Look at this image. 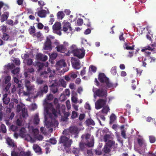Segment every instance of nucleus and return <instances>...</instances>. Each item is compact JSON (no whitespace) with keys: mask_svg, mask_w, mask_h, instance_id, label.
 I'll list each match as a JSON object with an SVG mask.
<instances>
[{"mask_svg":"<svg viewBox=\"0 0 156 156\" xmlns=\"http://www.w3.org/2000/svg\"><path fill=\"white\" fill-rule=\"evenodd\" d=\"M70 49L68 52L73 53L74 56L77 57L79 59L82 58L85 56V50L83 48L79 49L76 48L75 45H73L70 47Z\"/></svg>","mask_w":156,"mask_h":156,"instance_id":"1","label":"nucleus"},{"mask_svg":"<svg viewBox=\"0 0 156 156\" xmlns=\"http://www.w3.org/2000/svg\"><path fill=\"white\" fill-rule=\"evenodd\" d=\"M26 127H9V130L14 132V135L16 138H18V136L24 137L25 136L27 130Z\"/></svg>","mask_w":156,"mask_h":156,"instance_id":"2","label":"nucleus"},{"mask_svg":"<svg viewBox=\"0 0 156 156\" xmlns=\"http://www.w3.org/2000/svg\"><path fill=\"white\" fill-rule=\"evenodd\" d=\"M104 141L105 142V144L104 148L101 151L99 149L95 150L96 155H100L102 154L105 155V154L107 153V134H105L104 136Z\"/></svg>","mask_w":156,"mask_h":156,"instance_id":"3","label":"nucleus"},{"mask_svg":"<svg viewBox=\"0 0 156 156\" xmlns=\"http://www.w3.org/2000/svg\"><path fill=\"white\" fill-rule=\"evenodd\" d=\"M98 79L101 83V86L107 87V77L103 73H100L98 75Z\"/></svg>","mask_w":156,"mask_h":156,"instance_id":"4","label":"nucleus"},{"mask_svg":"<svg viewBox=\"0 0 156 156\" xmlns=\"http://www.w3.org/2000/svg\"><path fill=\"white\" fill-rule=\"evenodd\" d=\"M59 141L60 143H62L64 146L69 147H70L72 140H69V139L66 136H62L60 137Z\"/></svg>","mask_w":156,"mask_h":156,"instance_id":"5","label":"nucleus"},{"mask_svg":"<svg viewBox=\"0 0 156 156\" xmlns=\"http://www.w3.org/2000/svg\"><path fill=\"white\" fill-rule=\"evenodd\" d=\"M24 85L27 88V91H24L23 92V94L25 96H28L30 95V91L33 90L34 86L31 85L30 81L27 80H25Z\"/></svg>","mask_w":156,"mask_h":156,"instance_id":"6","label":"nucleus"},{"mask_svg":"<svg viewBox=\"0 0 156 156\" xmlns=\"http://www.w3.org/2000/svg\"><path fill=\"white\" fill-rule=\"evenodd\" d=\"M102 88L97 89L95 92L96 95L99 97H106L107 94V91L106 89L107 87L105 88V87L101 86Z\"/></svg>","mask_w":156,"mask_h":156,"instance_id":"7","label":"nucleus"},{"mask_svg":"<svg viewBox=\"0 0 156 156\" xmlns=\"http://www.w3.org/2000/svg\"><path fill=\"white\" fill-rule=\"evenodd\" d=\"M78 127H69V129H65L62 133L64 135H69L70 134H77L79 133Z\"/></svg>","mask_w":156,"mask_h":156,"instance_id":"8","label":"nucleus"},{"mask_svg":"<svg viewBox=\"0 0 156 156\" xmlns=\"http://www.w3.org/2000/svg\"><path fill=\"white\" fill-rule=\"evenodd\" d=\"M55 74V71H52L49 68H47V70H45L41 73V75H44L45 78L48 77H53Z\"/></svg>","mask_w":156,"mask_h":156,"instance_id":"9","label":"nucleus"},{"mask_svg":"<svg viewBox=\"0 0 156 156\" xmlns=\"http://www.w3.org/2000/svg\"><path fill=\"white\" fill-rule=\"evenodd\" d=\"M71 62L72 66L74 69H79L80 68V62L78 59L73 57Z\"/></svg>","mask_w":156,"mask_h":156,"instance_id":"10","label":"nucleus"},{"mask_svg":"<svg viewBox=\"0 0 156 156\" xmlns=\"http://www.w3.org/2000/svg\"><path fill=\"white\" fill-rule=\"evenodd\" d=\"M106 100L100 99L98 100L95 103V108L97 109H99L103 107L105 104Z\"/></svg>","mask_w":156,"mask_h":156,"instance_id":"11","label":"nucleus"},{"mask_svg":"<svg viewBox=\"0 0 156 156\" xmlns=\"http://www.w3.org/2000/svg\"><path fill=\"white\" fill-rule=\"evenodd\" d=\"M52 47L51 45V40L47 38L44 44V49L45 50H51Z\"/></svg>","mask_w":156,"mask_h":156,"instance_id":"12","label":"nucleus"},{"mask_svg":"<svg viewBox=\"0 0 156 156\" xmlns=\"http://www.w3.org/2000/svg\"><path fill=\"white\" fill-rule=\"evenodd\" d=\"M55 43L57 44V46L55 48L58 52H60L61 53H64L65 51H66V48H65V47L62 44H59L58 43L56 42H55Z\"/></svg>","mask_w":156,"mask_h":156,"instance_id":"13","label":"nucleus"},{"mask_svg":"<svg viewBox=\"0 0 156 156\" xmlns=\"http://www.w3.org/2000/svg\"><path fill=\"white\" fill-rule=\"evenodd\" d=\"M70 25V23L68 22L66 23H63L62 30L65 32L67 31L68 29H69V30L72 31V29Z\"/></svg>","mask_w":156,"mask_h":156,"instance_id":"14","label":"nucleus"},{"mask_svg":"<svg viewBox=\"0 0 156 156\" xmlns=\"http://www.w3.org/2000/svg\"><path fill=\"white\" fill-rule=\"evenodd\" d=\"M49 12L48 10L46 11V10L42 9L39 11L37 12L38 16L41 18H44L46 17L47 14H49Z\"/></svg>","mask_w":156,"mask_h":156,"instance_id":"15","label":"nucleus"},{"mask_svg":"<svg viewBox=\"0 0 156 156\" xmlns=\"http://www.w3.org/2000/svg\"><path fill=\"white\" fill-rule=\"evenodd\" d=\"M36 57L37 60L45 61L48 59V57L46 55H44L41 53H38L36 55Z\"/></svg>","mask_w":156,"mask_h":156,"instance_id":"16","label":"nucleus"},{"mask_svg":"<svg viewBox=\"0 0 156 156\" xmlns=\"http://www.w3.org/2000/svg\"><path fill=\"white\" fill-rule=\"evenodd\" d=\"M66 66V63L64 60H61L57 62L56 64L57 67L60 68L62 67H65Z\"/></svg>","mask_w":156,"mask_h":156,"instance_id":"17","label":"nucleus"},{"mask_svg":"<svg viewBox=\"0 0 156 156\" xmlns=\"http://www.w3.org/2000/svg\"><path fill=\"white\" fill-rule=\"evenodd\" d=\"M52 29L54 30H61V23L58 22H56L53 25Z\"/></svg>","mask_w":156,"mask_h":156,"instance_id":"18","label":"nucleus"},{"mask_svg":"<svg viewBox=\"0 0 156 156\" xmlns=\"http://www.w3.org/2000/svg\"><path fill=\"white\" fill-rule=\"evenodd\" d=\"M33 65L35 66H37V67L38 71L41 70L43 68L44 66V64L38 62H36L35 63H33Z\"/></svg>","mask_w":156,"mask_h":156,"instance_id":"19","label":"nucleus"},{"mask_svg":"<svg viewBox=\"0 0 156 156\" xmlns=\"http://www.w3.org/2000/svg\"><path fill=\"white\" fill-rule=\"evenodd\" d=\"M9 15V13L8 12H5L1 16V21L2 22H4L6 20Z\"/></svg>","mask_w":156,"mask_h":156,"instance_id":"20","label":"nucleus"},{"mask_svg":"<svg viewBox=\"0 0 156 156\" xmlns=\"http://www.w3.org/2000/svg\"><path fill=\"white\" fill-rule=\"evenodd\" d=\"M86 125L87 126H94L95 123L91 119H87L85 122Z\"/></svg>","mask_w":156,"mask_h":156,"instance_id":"21","label":"nucleus"},{"mask_svg":"<svg viewBox=\"0 0 156 156\" xmlns=\"http://www.w3.org/2000/svg\"><path fill=\"white\" fill-rule=\"evenodd\" d=\"M33 127H27L28 128L29 130H30L31 128H33ZM32 133L34 136V137H35L39 133V130L37 129H33L32 128Z\"/></svg>","mask_w":156,"mask_h":156,"instance_id":"22","label":"nucleus"},{"mask_svg":"<svg viewBox=\"0 0 156 156\" xmlns=\"http://www.w3.org/2000/svg\"><path fill=\"white\" fill-rule=\"evenodd\" d=\"M33 148L35 152L42 154L41 149V147L37 145H35L33 146Z\"/></svg>","mask_w":156,"mask_h":156,"instance_id":"23","label":"nucleus"},{"mask_svg":"<svg viewBox=\"0 0 156 156\" xmlns=\"http://www.w3.org/2000/svg\"><path fill=\"white\" fill-rule=\"evenodd\" d=\"M48 118L47 116L46 115L44 116V123H45L46 127H52V122H49L48 121Z\"/></svg>","mask_w":156,"mask_h":156,"instance_id":"24","label":"nucleus"},{"mask_svg":"<svg viewBox=\"0 0 156 156\" xmlns=\"http://www.w3.org/2000/svg\"><path fill=\"white\" fill-rule=\"evenodd\" d=\"M9 108H7L6 112V113H10L12 111V108L14 107V103L10 102L9 105Z\"/></svg>","mask_w":156,"mask_h":156,"instance_id":"25","label":"nucleus"},{"mask_svg":"<svg viewBox=\"0 0 156 156\" xmlns=\"http://www.w3.org/2000/svg\"><path fill=\"white\" fill-rule=\"evenodd\" d=\"M78 72L76 71V72H71L69 74V76L70 77L71 79H75L76 78L77 76V74Z\"/></svg>","mask_w":156,"mask_h":156,"instance_id":"26","label":"nucleus"},{"mask_svg":"<svg viewBox=\"0 0 156 156\" xmlns=\"http://www.w3.org/2000/svg\"><path fill=\"white\" fill-rule=\"evenodd\" d=\"M6 143L8 145L11 147H13L14 146L13 141L9 137H8L6 139Z\"/></svg>","mask_w":156,"mask_h":156,"instance_id":"27","label":"nucleus"},{"mask_svg":"<svg viewBox=\"0 0 156 156\" xmlns=\"http://www.w3.org/2000/svg\"><path fill=\"white\" fill-rule=\"evenodd\" d=\"M51 90L53 94H55L58 91V86H54V84H52L51 86Z\"/></svg>","mask_w":156,"mask_h":156,"instance_id":"28","label":"nucleus"},{"mask_svg":"<svg viewBox=\"0 0 156 156\" xmlns=\"http://www.w3.org/2000/svg\"><path fill=\"white\" fill-rule=\"evenodd\" d=\"M57 17L58 19L62 20L64 17V14L62 11H59L57 13Z\"/></svg>","mask_w":156,"mask_h":156,"instance_id":"29","label":"nucleus"},{"mask_svg":"<svg viewBox=\"0 0 156 156\" xmlns=\"http://www.w3.org/2000/svg\"><path fill=\"white\" fill-rule=\"evenodd\" d=\"M40 119L39 118V116L37 114H36L34 116V123L35 124H38L39 123Z\"/></svg>","mask_w":156,"mask_h":156,"instance_id":"30","label":"nucleus"},{"mask_svg":"<svg viewBox=\"0 0 156 156\" xmlns=\"http://www.w3.org/2000/svg\"><path fill=\"white\" fill-rule=\"evenodd\" d=\"M36 29L34 26H31L30 28L28 30V31L30 34H32L35 32Z\"/></svg>","mask_w":156,"mask_h":156,"instance_id":"31","label":"nucleus"},{"mask_svg":"<svg viewBox=\"0 0 156 156\" xmlns=\"http://www.w3.org/2000/svg\"><path fill=\"white\" fill-rule=\"evenodd\" d=\"M20 68L17 67L11 71V73L14 75H17L19 73Z\"/></svg>","mask_w":156,"mask_h":156,"instance_id":"32","label":"nucleus"},{"mask_svg":"<svg viewBox=\"0 0 156 156\" xmlns=\"http://www.w3.org/2000/svg\"><path fill=\"white\" fill-rule=\"evenodd\" d=\"M23 122V121L22 119L20 118V119H18L16 120V124L18 126H22Z\"/></svg>","mask_w":156,"mask_h":156,"instance_id":"33","label":"nucleus"},{"mask_svg":"<svg viewBox=\"0 0 156 156\" xmlns=\"http://www.w3.org/2000/svg\"><path fill=\"white\" fill-rule=\"evenodd\" d=\"M97 69V68L96 67L92 65H90L89 67V70L90 71H91L94 73H95L96 72Z\"/></svg>","mask_w":156,"mask_h":156,"instance_id":"34","label":"nucleus"},{"mask_svg":"<svg viewBox=\"0 0 156 156\" xmlns=\"http://www.w3.org/2000/svg\"><path fill=\"white\" fill-rule=\"evenodd\" d=\"M33 59L30 58H29L26 60L27 64L28 66H31L33 64Z\"/></svg>","mask_w":156,"mask_h":156,"instance_id":"35","label":"nucleus"},{"mask_svg":"<svg viewBox=\"0 0 156 156\" xmlns=\"http://www.w3.org/2000/svg\"><path fill=\"white\" fill-rule=\"evenodd\" d=\"M51 107L52 108L51 112L53 114L54 116V119H55L57 118V111L54 108L52 107V106H51Z\"/></svg>","mask_w":156,"mask_h":156,"instance_id":"36","label":"nucleus"},{"mask_svg":"<svg viewBox=\"0 0 156 156\" xmlns=\"http://www.w3.org/2000/svg\"><path fill=\"white\" fill-rule=\"evenodd\" d=\"M9 38V34L6 33H4L2 38L4 41H7L8 40Z\"/></svg>","mask_w":156,"mask_h":156,"instance_id":"37","label":"nucleus"},{"mask_svg":"<svg viewBox=\"0 0 156 156\" xmlns=\"http://www.w3.org/2000/svg\"><path fill=\"white\" fill-rule=\"evenodd\" d=\"M59 81L60 83L61 86L64 87H66V82L63 79H61L59 80Z\"/></svg>","mask_w":156,"mask_h":156,"instance_id":"38","label":"nucleus"},{"mask_svg":"<svg viewBox=\"0 0 156 156\" xmlns=\"http://www.w3.org/2000/svg\"><path fill=\"white\" fill-rule=\"evenodd\" d=\"M8 114V116L7 117L9 119H10L12 120L15 115V114L13 112H11L10 113H6Z\"/></svg>","mask_w":156,"mask_h":156,"instance_id":"39","label":"nucleus"},{"mask_svg":"<svg viewBox=\"0 0 156 156\" xmlns=\"http://www.w3.org/2000/svg\"><path fill=\"white\" fill-rule=\"evenodd\" d=\"M22 116L24 120H25L26 119L27 117L28 116V115L27 111H25V110H22Z\"/></svg>","mask_w":156,"mask_h":156,"instance_id":"40","label":"nucleus"},{"mask_svg":"<svg viewBox=\"0 0 156 156\" xmlns=\"http://www.w3.org/2000/svg\"><path fill=\"white\" fill-rule=\"evenodd\" d=\"M47 141L53 144H55L57 142V141L54 138H51L49 140Z\"/></svg>","mask_w":156,"mask_h":156,"instance_id":"41","label":"nucleus"},{"mask_svg":"<svg viewBox=\"0 0 156 156\" xmlns=\"http://www.w3.org/2000/svg\"><path fill=\"white\" fill-rule=\"evenodd\" d=\"M80 151V149L78 148L74 147L72 150L73 153L75 154H78Z\"/></svg>","mask_w":156,"mask_h":156,"instance_id":"42","label":"nucleus"},{"mask_svg":"<svg viewBox=\"0 0 156 156\" xmlns=\"http://www.w3.org/2000/svg\"><path fill=\"white\" fill-rule=\"evenodd\" d=\"M52 122H53V123H52V127H57L58 126V121L54 120H52Z\"/></svg>","mask_w":156,"mask_h":156,"instance_id":"43","label":"nucleus"},{"mask_svg":"<svg viewBox=\"0 0 156 156\" xmlns=\"http://www.w3.org/2000/svg\"><path fill=\"white\" fill-rule=\"evenodd\" d=\"M83 23V20L82 19L79 18L77 20V24L78 26L82 25Z\"/></svg>","mask_w":156,"mask_h":156,"instance_id":"44","label":"nucleus"},{"mask_svg":"<svg viewBox=\"0 0 156 156\" xmlns=\"http://www.w3.org/2000/svg\"><path fill=\"white\" fill-rule=\"evenodd\" d=\"M11 77L10 76H7L5 78V83H8L10 80Z\"/></svg>","mask_w":156,"mask_h":156,"instance_id":"45","label":"nucleus"},{"mask_svg":"<svg viewBox=\"0 0 156 156\" xmlns=\"http://www.w3.org/2000/svg\"><path fill=\"white\" fill-rule=\"evenodd\" d=\"M78 115V113L75 111L72 112V115L71 117L72 119H74L76 118Z\"/></svg>","mask_w":156,"mask_h":156,"instance_id":"46","label":"nucleus"},{"mask_svg":"<svg viewBox=\"0 0 156 156\" xmlns=\"http://www.w3.org/2000/svg\"><path fill=\"white\" fill-rule=\"evenodd\" d=\"M13 62L17 66H19L20 63V59L18 58H16L13 60Z\"/></svg>","mask_w":156,"mask_h":156,"instance_id":"47","label":"nucleus"},{"mask_svg":"<svg viewBox=\"0 0 156 156\" xmlns=\"http://www.w3.org/2000/svg\"><path fill=\"white\" fill-rule=\"evenodd\" d=\"M2 100L3 101V103L4 104L7 105L9 103L10 101V99L9 98H5V99H2Z\"/></svg>","mask_w":156,"mask_h":156,"instance_id":"48","label":"nucleus"},{"mask_svg":"<svg viewBox=\"0 0 156 156\" xmlns=\"http://www.w3.org/2000/svg\"><path fill=\"white\" fill-rule=\"evenodd\" d=\"M90 137V135L88 133H87L85 135H83L81 136V138L82 139L85 138L86 140H87L89 139Z\"/></svg>","mask_w":156,"mask_h":156,"instance_id":"49","label":"nucleus"},{"mask_svg":"<svg viewBox=\"0 0 156 156\" xmlns=\"http://www.w3.org/2000/svg\"><path fill=\"white\" fill-rule=\"evenodd\" d=\"M44 93H46L48 91V87L47 85H45L41 90Z\"/></svg>","mask_w":156,"mask_h":156,"instance_id":"50","label":"nucleus"},{"mask_svg":"<svg viewBox=\"0 0 156 156\" xmlns=\"http://www.w3.org/2000/svg\"><path fill=\"white\" fill-rule=\"evenodd\" d=\"M38 4L40 6L41 9L43 8V6L45 5V4L43 1L40 0L38 2Z\"/></svg>","mask_w":156,"mask_h":156,"instance_id":"51","label":"nucleus"},{"mask_svg":"<svg viewBox=\"0 0 156 156\" xmlns=\"http://www.w3.org/2000/svg\"><path fill=\"white\" fill-rule=\"evenodd\" d=\"M85 144L84 143L80 142V143L79 146L81 150H83L85 148Z\"/></svg>","mask_w":156,"mask_h":156,"instance_id":"52","label":"nucleus"},{"mask_svg":"<svg viewBox=\"0 0 156 156\" xmlns=\"http://www.w3.org/2000/svg\"><path fill=\"white\" fill-rule=\"evenodd\" d=\"M85 117V115L84 114H80L79 116V119L80 121L82 120Z\"/></svg>","mask_w":156,"mask_h":156,"instance_id":"53","label":"nucleus"},{"mask_svg":"<svg viewBox=\"0 0 156 156\" xmlns=\"http://www.w3.org/2000/svg\"><path fill=\"white\" fill-rule=\"evenodd\" d=\"M37 27L38 29L41 30L44 27V25L41 23H39L37 25Z\"/></svg>","mask_w":156,"mask_h":156,"instance_id":"54","label":"nucleus"},{"mask_svg":"<svg viewBox=\"0 0 156 156\" xmlns=\"http://www.w3.org/2000/svg\"><path fill=\"white\" fill-rule=\"evenodd\" d=\"M11 83H9L6 87L5 88V90L6 92H7L8 90L9 89L11 86Z\"/></svg>","mask_w":156,"mask_h":156,"instance_id":"55","label":"nucleus"},{"mask_svg":"<svg viewBox=\"0 0 156 156\" xmlns=\"http://www.w3.org/2000/svg\"><path fill=\"white\" fill-rule=\"evenodd\" d=\"M71 100L74 103L76 104L77 103L78 100L77 98L74 96L72 97Z\"/></svg>","mask_w":156,"mask_h":156,"instance_id":"56","label":"nucleus"},{"mask_svg":"<svg viewBox=\"0 0 156 156\" xmlns=\"http://www.w3.org/2000/svg\"><path fill=\"white\" fill-rule=\"evenodd\" d=\"M47 98L48 100L51 101L53 99L54 97L53 95L50 94L47 95Z\"/></svg>","mask_w":156,"mask_h":156,"instance_id":"57","label":"nucleus"},{"mask_svg":"<svg viewBox=\"0 0 156 156\" xmlns=\"http://www.w3.org/2000/svg\"><path fill=\"white\" fill-rule=\"evenodd\" d=\"M64 78L65 80L67 81H71V79L70 77L69 76V74L68 75H65L64 76Z\"/></svg>","mask_w":156,"mask_h":156,"instance_id":"58","label":"nucleus"},{"mask_svg":"<svg viewBox=\"0 0 156 156\" xmlns=\"http://www.w3.org/2000/svg\"><path fill=\"white\" fill-rule=\"evenodd\" d=\"M28 73H33L34 72V70L33 68H28L27 70Z\"/></svg>","mask_w":156,"mask_h":156,"instance_id":"59","label":"nucleus"},{"mask_svg":"<svg viewBox=\"0 0 156 156\" xmlns=\"http://www.w3.org/2000/svg\"><path fill=\"white\" fill-rule=\"evenodd\" d=\"M57 54L55 53H52L50 56V57L52 59H55L57 57Z\"/></svg>","mask_w":156,"mask_h":156,"instance_id":"60","label":"nucleus"},{"mask_svg":"<svg viewBox=\"0 0 156 156\" xmlns=\"http://www.w3.org/2000/svg\"><path fill=\"white\" fill-rule=\"evenodd\" d=\"M34 137L36 138H37L38 140H41L43 139V136L42 135H38V134L37 135Z\"/></svg>","mask_w":156,"mask_h":156,"instance_id":"61","label":"nucleus"},{"mask_svg":"<svg viewBox=\"0 0 156 156\" xmlns=\"http://www.w3.org/2000/svg\"><path fill=\"white\" fill-rule=\"evenodd\" d=\"M6 132V127H0V132L2 133H5Z\"/></svg>","mask_w":156,"mask_h":156,"instance_id":"62","label":"nucleus"},{"mask_svg":"<svg viewBox=\"0 0 156 156\" xmlns=\"http://www.w3.org/2000/svg\"><path fill=\"white\" fill-rule=\"evenodd\" d=\"M87 145L89 147H92L94 146V142L90 141V142H88L87 144Z\"/></svg>","mask_w":156,"mask_h":156,"instance_id":"63","label":"nucleus"},{"mask_svg":"<svg viewBox=\"0 0 156 156\" xmlns=\"http://www.w3.org/2000/svg\"><path fill=\"white\" fill-rule=\"evenodd\" d=\"M22 109V106L20 105H17L16 108V111L18 112H19Z\"/></svg>","mask_w":156,"mask_h":156,"instance_id":"64","label":"nucleus"}]
</instances>
